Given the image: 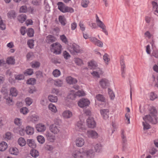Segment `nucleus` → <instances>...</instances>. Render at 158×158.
Returning <instances> with one entry per match:
<instances>
[{"label":"nucleus","mask_w":158,"mask_h":158,"mask_svg":"<svg viewBox=\"0 0 158 158\" xmlns=\"http://www.w3.org/2000/svg\"><path fill=\"white\" fill-rule=\"evenodd\" d=\"M156 110L154 107H152L150 110V114L147 115L143 118L145 122L143 123L144 130H147L150 128V125L147 122H150L153 124H156L157 122V118L156 117Z\"/></svg>","instance_id":"f257e3e1"},{"label":"nucleus","mask_w":158,"mask_h":158,"mask_svg":"<svg viewBox=\"0 0 158 158\" xmlns=\"http://www.w3.org/2000/svg\"><path fill=\"white\" fill-rule=\"evenodd\" d=\"M94 152L92 150H84V148L75 151L72 154L74 158H89L93 156Z\"/></svg>","instance_id":"f03ea898"},{"label":"nucleus","mask_w":158,"mask_h":158,"mask_svg":"<svg viewBox=\"0 0 158 158\" xmlns=\"http://www.w3.org/2000/svg\"><path fill=\"white\" fill-rule=\"evenodd\" d=\"M88 67L90 69H96V71H94L91 73V74L94 77H99L100 76L103 74L102 70L97 67V64L96 62L91 60L88 63Z\"/></svg>","instance_id":"7ed1b4c3"},{"label":"nucleus","mask_w":158,"mask_h":158,"mask_svg":"<svg viewBox=\"0 0 158 158\" xmlns=\"http://www.w3.org/2000/svg\"><path fill=\"white\" fill-rule=\"evenodd\" d=\"M58 9L63 13H73L74 9L72 7L66 6L63 2H59L57 4Z\"/></svg>","instance_id":"20e7f679"},{"label":"nucleus","mask_w":158,"mask_h":158,"mask_svg":"<svg viewBox=\"0 0 158 158\" xmlns=\"http://www.w3.org/2000/svg\"><path fill=\"white\" fill-rule=\"evenodd\" d=\"M62 49V46L60 44L56 43L51 45V50L52 52L56 54L60 53Z\"/></svg>","instance_id":"39448f33"},{"label":"nucleus","mask_w":158,"mask_h":158,"mask_svg":"<svg viewBox=\"0 0 158 158\" xmlns=\"http://www.w3.org/2000/svg\"><path fill=\"white\" fill-rule=\"evenodd\" d=\"M96 22L98 26L102 29V31L106 35H108V32L106 29V27L103 23L101 21L97 15H96Z\"/></svg>","instance_id":"423d86ee"},{"label":"nucleus","mask_w":158,"mask_h":158,"mask_svg":"<svg viewBox=\"0 0 158 158\" xmlns=\"http://www.w3.org/2000/svg\"><path fill=\"white\" fill-rule=\"evenodd\" d=\"M85 93L83 90H79L75 94L73 90H71L70 91V94L69 97L71 99H73L76 96L80 97L83 96H85Z\"/></svg>","instance_id":"0eeeda50"},{"label":"nucleus","mask_w":158,"mask_h":158,"mask_svg":"<svg viewBox=\"0 0 158 158\" xmlns=\"http://www.w3.org/2000/svg\"><path fill=\"white\" fill-rule=\"evenodd\" d=\"M69 48L72 54H74L75 53H79L81 52L79 46L75 44H72Z\"/></svg>","instance_id":"6e6552de"},{"label":"nucleus","mask_w":158,"mask_h":158,"mask_svg":"<svg viewBox=\"0 0 158 158\" xmlns=\"http://www.w3.org/2000/svg\"><path fill=\"white\" fill-rule=\"evenodd\" d=\"M90 102L89 100L83 98L81 99L78 102V106L81 108L88 106Z\"/></svg>","instance_id":"1a4fd4ad"},{"label":"nucleus","mask_w":158,"mask_h":158,"mask_svg":"<svg viewBox=\"0 0 158 158\" xmlns=\"http://www.w3.org/2000/svg\"><path fill=\"white\" fill-rule=\"evenodd\" d=\"M86 135L88 137L93 139L97 138L98 136V133L95 131L92 130L87 131L86 132Z\"/></svg>","instance_id":"9d476101"},{"label":"nucleus","mask_w":158,"mask_h":158,"mask_svg":"<svg viewBox=\"0 0 158 158\" xmlns=\"http://www.w3.org/2000/svg\"><path fill=\"white\" fill-rule=\"evenodd\" d=\"M75 143L76 146L78 147H82L85 143L84 139L81 137H78L76 138Z\"/></svg>","instance_id":"9b49d317"},{"label":"nucleus","mask_w":158,"mask_h":158,"mask_svg":"<svg viewBox=\"0 0 158 158\" xmlns=\"http://www.w3.org/2000/svg\"><path fill=\"white\" fill-rule=\"evenodd\" d=\"M76 129L80 131H84L85 130V128L84 123L81 121H78L76 126Z\"/></svg>","instance_id":"f8f14e48"},{"label":"nucleus","mask_w":158,"mask_h":158,"mask_svg":"<svg viewBox=\"0 0 158 158\" xmlns=\"http://www.w3.org/2000/svg\"><path fill=\"white\" fill-rule=\"evenodd\" d=\"M87 123L89 128H93L96 127V123L93 118H89L87 120Z\"/></svg>","instance_id":"ddd939ff"},{"label":"nucleus","mask_w":158,"mask_h":158,"mask_svg":"<svg viewBox=\"0 0 158 158\" xmlns=\"http://www.w3.org/2000/svg\"><path fill=\"white\" fill-rule=\"evenodd\" d=\"M50 131L54 134H58L60 132V129L55 124H52L49 127Z\"/></svg>","instance_id":"4468645a"},{"label":"nucleus","mask_w":158,"mask_h":158,"mask_svg":"<svg viewBox=\"0 0 158 158\" xmlns=\"http://www.w3.org/2000/svg\"><path fill=\"white\" fill-rule=\"evenodd\" d=\"M109 82L106 79L103 78L99 81V85L102 88H106L109 85Z\"/></svg>","instance_id":"2eb2a0df"},{"label":"nucleus","mask_w":158,"mask_h":158,"mask_svg":"<svg viewBox=\"0 0 158 158\" xmlns=\"http://www.w3.org/2000/svg\"><path fill=\"white\" fill-rule=\"evenodd\" d=\"M35 128L38 132H43L46 129V126L42 123H39L35 126Z\"/></svg>","instance_id":"dca6fc26"},{"label":"nucleus","mask_w":158,"mask_h":158,"mask_svg":"<svg viewBox=\"0 0 158 158\" xmlns=\"http://www.w3.org/2000/svg\"><path fill=\"white\" fill-rule=\"evenodd\" d=\"M100 113L105 119H107L109 117V110L108 109H103L100 110Z\"/></svg>","instance_id":"f3484780"},{"label":"nucleus","mask_w":158,"mask_h":158,"mask_svg":"<svg viewBox=\"0 0 158 158\" xmlns=\"http://www.w3.org/2000/svg\"><path fill=\"white\" fill-rule=\"evenodd\" d=\"M25 131L27 135H32L34 133V129L33 127L30 126H27L25 128Z\"/></svg>","instance_id":"a211bd4d"},{"label":"nucleus","mask_w":158,"mask_h":158,"mask_svg":"<svg viewBox=\"0 0 158 158\" xmlns=\"http://www.w3.org/2000/svg\"><path fill=\"white\" fill-rule=\"evenodd\" d=\"M47 139L51 142H53L55 139V136L52 135L49 132L47 131L45 133Z\"/></svg>","instance_id":"6ab92c4d"},{"label":"nucleus","mask_w":158,"mask_h":158,"mask_svg":"<svg viewBox=\"0 0 158 158\" xmlns=\"http://www.w3.org/2000/svg\"><path fill=\"white\" fill-rule=\"evenodd\" d=\"M62 116L65 118H69L72 116L73 114L71 111L69 110H65L63 112Z\"/></svg>","instance_id":"aec40b11"},{"label":"nucleus","mask_w":158,"mask_h":158,"mask_svg":"<svg viewBox=\"0 0 158 158\" xmlns=\"http://www.w3.org/2000/svg\"><path fill=\"white\" fill-rule=\"evenodd\" d=\"M66 81L67 83L70 84H73L77 83V81L76 79L73 78L71 76H69L66 78Z\"/></svg>","instance_id":"412c9836"},{"label":"nucleus","mask_w":158,"mask_h":158,"mask_svg":"<svg viewBox=\"0 0 158 158\" xmlns=\"http://www.w3.org/2000/svg\"><path fill=\"white\" fill-rule=\"evenodd\" d=\"M56 40V38L53 35H49L46 37V42L48 43H53Z\"/></svg>","instance_id":"4be33fe9"},{"label":"nucleus","mask_w":158,"mask_h":158,"mask_svg":"<svg viewBox=\"0 0 158 158\" xmlns=\"http://www.w3.org/2000/svg\"><path fill=\"white\" fill-rule=\"evenodd\" d=\"M27 143L28 146L31 148H35L36 147V144L34 140L33 139H28Z\"/></svg>","instance_id":"5701e85b"},{"label":"nucleus","mask_w":158,"mask_h":158,"mask_svg":"<svg viewBox=\"0 0 158 158\" xmlns=\"http://www.w3.org/2000/svg\"><path fill=\"white\" fill-rule=\"evenodd\" d=\"M17 142L20 146L23 147L26 145L27 142L23 138L20 137L18 140Z\"/></svg>","instance_id":"b1692460"},{"label":"nucleus","mask_w":158,"mask_h":158,"mask_svg":"<svg viewBox=\"0 0 158 158\" xmlns=\"http://www.w3.org/2000/svg\"><path fill=\"white\" fill-rule=\"evenodd\" d=\"M7 16L10 19H14L16 17V14L14 10H11L7 13Z\"/></svg>","instance_id":"393cba45"},{"label":"nucleus","mask_w":158,"mask_h":158,"mask_svg":"<svg viewBox=\"0 0 158 158\" xmlns=\"http://www.w3.org/2000/svg\"><path fill=\"white\" fill-rule=\"evenodd\" d=\"M8 145L6 143L2 141L0 143V151H5L7 148Z\"/></svg>","instance_id":"a878e982"},{"label":"nucleus","mask_w":158,"mask_h":158,"mask_svg":"<svg viewBox=\"0 0 158 158\" xmlns=\"http://www.w3.org/2000/svg\"><path fill=\"white\" fill-rule=\"evenodd\" d=\"M9 151L10 153L15 155H18L19 153L18 149L16 147L11 148H10Z\"/></svg>","instance_id":"bb28decb"},{"label":"nucleus","mask_w":158,"mask_h":158,"mask_svg":"<svg viewBox=\"0 0 158 158\" xmlns=\"http://www.w3.org/2000/svg\"><path fill=\"white\" fill-rule=\"evenodd\" d=\"M18 21L21 23H23L27 19V16L25 15L21 14L17 17Z\"/></svg>","instance_id":"cd10ccee"},{"label":"nucleus","mask_w":158,"mask_h":158,"mask_svg":"<svg viewBox=\"0 0 158 158\" xmlns=\"http://www.w3.org/2000/svg\"><path fill=\"white\" fill-rule=\"evenodd\" d=\"M28 119L32 122H35L38 121L39 120V117L38 116L34 114L29 116L28 117Z\"/></svg>","instance_id":"c85d7f7f"},{"label":"nucleus","mask_w":158,"mask_h":158,"mask_svg":"<svg viewBox=\"0 0 158 158\" xmlns=\"http://www.w3.org/2000/svg\"><path fill=\"white\" fill-rule=\"evenodd\" d=\"M48 109L52 112L56 113L57 111V110L56 106L52 103L48 105Z\"/></svg>","instance_id":"c756f323"},{"label":"nucleus","mask_w":158,"mask_h":158,"mask_svg":"<svg viewBox=\"0 0 158 158\" xmlns=\"http://www.w3.org/2000/svg\"><path fill=\"white\" fill-rule=\"evenodd\" d=\"M10 94L13 96L16 97L18 94V92L16 89L12 87L10 89Z\"/></svg>","instance_id":"7c9ffc66"},{"label":"nucleus","mask_w":158,"mask_h":158,"mask_svg":"<svg viewBox=\"0 0 158 158\" xmlns=\"http://www.w3.org/2000/svg\"><path fill=\"white\" fill-rule=\"evenodd\" d=\"M94 148L96 152H100L102 151V146L100 143H98L95 145Z\"/></svg>","instance_id":"2f4dec72"},{"label":"nucleus","mask_w":158,"mask_h":158,"mask_svg":"<svg viewBox=\"0 0 158 158\" xmlns=\"http://www.w3.org/2000/svg\"><path fill=\"white\" fill-rule=\"evenodd\" d=\"M48 99L50 101L53 102H56L58 100V98L56 96H54L52 95H50L48 96Z\"/></svg>","instance_id":"473e14b6"},{"label":"nucleus","mask_w":158,"mask_h":158,"mask_svg":"<svg viewBox=\"0 0 158 158\" xmlns=\"http://www.w3.org/2000/svg\"><path fill=\"white\" fill-rule=\"evenodd\" d=\"M15 60L14 57L10 56L7 58L6 62L8 64H15Z\"/></svg>","instance_id":"72a5a7b5"},{"label":"nucleus","mask_w":158,"mask_h":158,"mask_svg":"<svg viewBox=\"0 0 158 158\" xmlns=\"http://www.w3.org/2000/svg\"><path fill=\"white\" fill-rule=\"evenodd\" d=\"M30 154L34 157L36 158L39 155L38 152L35 149H32L30 152Z\"/></svg>","instance_id":"f704fd0d"},{"label":"nucleus","mask_w":158,"mask_h":158,"mask_svg":"<svg viewBox=\"0 0 158 158\" xmlns=\"http://www.w3.org/2000/svg\"><path fill=\"white\" fill-rule=\"evenodd\" d=\"M103 60L106 64H108L110 60L109 55L107 53L105 54L103 56Z\"/></svg>","instance_id":"c9c22d12"},{"label":"nucleus","mask_w":158,"mask_h":158,"mask_svg":"<svg viewBox=\"0 0 158 158\" xmlns=\"http://www.w3.org/2000/svg\"><path fill=\"white\" fill-rule=\"evenodd\" d=\"M89 3V1L88 0H82L81 5L83 7L86 8L88 6Z\"/></svg>","instance_id":"e433bc0d"},{"label":"nucleus","mask_w":158,"mask_h":158,"mask_svg":"<svg viewBox=\"0 0 158 158\" xmlns=\"http://www.w3.org/2000/svg\"><path fill=\"white\" fill-rule=\"evenodd\" d=\"M148 96L150 100L152 101H153L157 98V95L154 92H151L149 94Z\"/></svg>","instance_id":"4c0bfd02"},{"label":"nucleus","mask_w":158,"mask_h":158,"mask_svg":"<svg viewBox=\"0 0 158 158\" xmlns=\"http://www.w3.org/2000/svg\"><path fill=\"white\" fill-rule=\"evenodd\" d=\"M126 110L127 111V113L125 114V117L126 118V119L127 120V123L130 124V114L128 113L130 112V109L129 107H127L126 108Z\"/></svg>","instance_id":"58836bf2"},{"label":"nucleus","mask_w":158,"mask_h":158,"mask_svg":"<svg viewBox=\"0 0 158 158\" xmlns=\"http://www.w3.org/2000/svg\"><path fill=\"white\" fill-rule=\"evenodd\" d=\"M96 99L99 101L102 102H104L105 101V98L103 95L101 94H98L96 96Z\"/></svg>","instance_id":"ea45409f"},{"label":"nucleus","mask_w":158,"mask_h":158,"mask_svg":"<svg viewBox=\"0 0 158 158\" xmlns=\"http://www.w3.org/2000/svg\"><path fill=\"white\" fill-rule=\"evenodd\" d=\"M74 61L76 64L78 66H81L83 64L82 60L78 58H75Z\"/></svg>","instance_id":"a19ab883"},{"label":"nucleus","mask_w":158,"mask_h":158,"mask_svg":"<svg viewBox=\"0 0 158 158\" xmlns=\"http://www.w3.org/2000/svg\"><path fill=\"white\" fill-rule=\"evenodd\" d=\"M152 4L153 10L155 12L158 13V5L156 2L152 1Z\"/></svg>","instance_id":"79ce46f5"},{"label":"nucleus","mask_w":158,"mask_h":158,"mask_svg":"<svg viewBox=\"0 0 158 158\" xmlns=\"http://www.w3.org/2000/svg\"><path fill=\"white\" fill-rule=\"evenodd\" d=\"M54 85L57 86H61L63 84V81L59 79H56L54 81Z\"/></svg>","instance_id":"37998d69"},{"label":"nucleus","mask_w":158,"mask_h":158,"mask_svg":"<svg viewBox=\"0 0 158 158\" xmlns=\"http://www.w3.org/2000/svg\"><path fill=\"white\" fill-rule=\"evenodd\" d=\"M61 74L60 71L57 69H55L52 72V74L55 77H58Z\"/></svg>","instance_id":"c03bdc74"},{"label":"nucleus","mask_w":158,"mask_h":158,"mask_svg":"<svg viewBox=\"0 0 158 158\" xmlns=\"http://www.w3.org/2000/svg\"><path fill=\"white\" fill-rule=\"evenodd\" d=\"M108 94L110 99L113 100L114 98L115 95L113 91L110 88L108 89Z\"/></svg>","instance_id":"a18cd8bd"},{"label":"nucleus","mask_w":158,"mask_h":158,"mask_svg":"<svg viewBox=\"0 0 158 158\" xmlns=\"http://www.w3.org/2000/svg\"><path fill=\"white\" fill-rule=\"evenodd\" d=\"M37 139L38 142L42 144L44 142V138L43 136L41 135L38 136L37 137Z\"/></svg>","instance_id":"49530a36"},{"label":"nucleus","mask_w":158,"mask_h":158,"mask_svg":"<svg viewBox=\"0 0 158 158\" xmlns=\"http://www.w3.org/2000/svg\"><path fill=\"white\" fill-rule=\"evenodd\" d=\"M120 65H121V70L123 71L126 70V66L124 63V60L123 59L120 60Z\"/></svg>","instance_id":"de8ad7c7"},{"label":"nucleus","mask_w":158,"mask_h":158,"mask_svg":"<svg viewBox=\"0 0 158 158\" xmlns=\"http://www.w3.org/2000/svg\"><path fill=\"white\" fill-rule=\"evenodd\" d=\"M14 123L16 125L20 126L22 125V119L18 118H16L15 119Z\"/></svg>","instance_id":"09e8293b"},{"label":"nucleus","mask_w":158,"mask_h":158,"mask_svg":"<svg viewBox=\"0 0 158 158\" xmlns=\"http://www.w3.org/2000/svg\"><path fill=\"white\" fill-rule=\"evenodd\" d=\"M12 137L11 134L10 132H7L3 136V137L6 140H9Z\"/></svg>","instance_id":"8fccbe9b"},{"label":"nucleus","mask_w":158,"mask_h":158,"mask_svg":"<svg viewBox=\"0 0 158 158\" xmlns=\"http://www.w3.org/2000/svg\"><path fill=\"white\" fill-rule=\"evenodd\" d=\"M20 112L23 114H27L29 112L28 109L26 107H23L20 109Z\"/></svg>","instance_id":"3c124183"},{"label":"nucleus","mask_w":158,"mask_h":158,"mask_svg":"<svg viewBox=\"0 0 158 158\" xmlns=\"http://www.w3.org/2000/svg\"><path fill=\"white\" fill-rule=\"evenodd\" d=\"M34 33V30L33 29L30 28L28 29L27 32V34L29 37H32L33 36Z\"/></svg>","instance_id":"603ef678"},{"label":"nucleus","mask_w":158,"mask_h":158,"mask_svg":"<svg viewBox=\"0 0 158 158\" xmlns=\"http://www.w3.org/2000/svg\"><path fill=\"white\" fill-rule=\"evenodd\" d=\"M33 73V71L32 69H27L24 73V74L26 75H31Z\"/></svg>","instance_id":"864d4df0"},{"label":"nucleus","mask_w":158,"mask_h":158,"mask_svg":"<svg viewBox=\"0 0 158 158\" xmlns=\"http://www.w3.org/2000/svg\"><path fill=\"white\" fill-rule=\"evenodd\" d=\"M59 20L62 25H64L65 24V20L63 16H60L59 17Z\"/></svg>","instance_id":"5fc2aeb1"},{"label":"nucleus","mask_w":158,"mask_h":158,"mask_svg":"<svg viewBox=\"0 0 158 158\" xmlns=\"http://www.w3.org/2000/svg\"><path fill=\"white\" fill-rule=\"evenodd\" d=\"M36 80L34 78H31L28 80L27 81V83L28 84L34 85L35 84Z\"/></svg>","instance_id":"6e6d98bb"},{"label":"nucleus","mask_w":158,"mask_h":158,"mask_svg":"<svg viewBox=\"0 0 158 158\" xmlns=\"http://www.w3.org/2000/svg\"><path fill=\"white\" fill-rule=\"evenodd\" d=\"M25 102L27 105L29 106L32 102V100L29 98H27L25 99Z\"/></svg>","instance_id":"4d7b16f0"},{"label":"nucleus","mask_w":158,"mask_h":158,"mask_svg":"<svg viewBox=\"0 0 158 158\" xmlns=\"http://www.w3.org/2000/svg\"><path fill=\"white\" fill-rule=\"evenodd\" d=\"M4 98L6 100L7 103L10 105H12L13 104V102L12 100V99L10 97H7L6 96H5Z\"/></svg>","instance_id":"13d9d810"},{"label":"nucleus","mask_w":158,"mask_h":158,"mask_svg":"<svg viewBox=\"0 0 158 158\" xmlns=\"http://www.w3.org/2000/svg\"><path fill=\"white\" fill-rule=\"evenodd\" d=\"M144 36L148 38V39H150L152 38L153 35L149 31H148L144 33Z\"/></svg>","instance_id":"bf43d9fd"},{"label":"nucleus","mask_w":158,"mask_h":158,"mask_svg":"<svg viewBox=\"0 0 158 158\" xmlns=\"http://www.w3.org/2000/svg\"><path fill=\"white\" fill-rule=\"evenodd\" d=\"M27 44L29 47L31 48H32L34 46V41L32 40H29L27 41Z\"/></svg>","instance_id":"052dcab7"},{"label":"nucleus","mask_w":158,"mask_h":158,"mask_svg":"<svg viewBox=\"0 0 158 158\" xmlns=\"http://www.w3.org/2000/svg\"><path fill=\"white\" fill-rule=\"evenodd\" d=\"M60 38L61 40L63 42L65 43H67L68 41L67 38L64 35H60Z\"/></svg>","instance_id":"680f3d73"},{"label":"nucleus","mask_w":158,"mask_h":158,"mask_svg":"<svg viewBox=\"0 0 158 158\" xmlns=\"http://www.w3.org/2000/svg\"><path fill=\"white\" fill-rule=\"evenodd\" d=\"M40 63L38 62H35L32 63L31 67L33 68H37L40 66Z\"/></svg>","instance_id":"e2e57ef3"},{"label":"nucleus","mask_w":158,"mask_h":158,"mask_svg":"<svg viewBox=\"0 0 158 158\" xmlns=\"http://www.w3.org/2000/svg\"><path fill=\"white\" fill-rule=\"evenodd\" d=\"M19 11L20 12L25 13L27 11V7L24 6H22L20 9Z\"/></svg>","instance_id":"0e129e2a"},{"label":"nucleus","mask_w":158,"mask_h":158,"mask_svg":"<svg viewBox=\"0 0 158 158\" xmlns=\"http://www.w3.org/2000/svg\"><path fill=\"white\" fill-rule=\"evenodd\" d=\"M63 55L64 57L66 59H68L70 56L69 54L66 51H64L63 52Z\"/></svg>","instance_id":"69168bd1"},{"label":"nucleus","mask_w":158,"mask_h":158,"mask_svg":"<svg viewBox=\"0 0 158 158\" xmlns=\"http://www.w3.org/2000/svg\"><path fill=\"white\" fill-rule=\"evenodd\" d=\"M24 76L23 74H20L15 76L16 79L21 80L24 79Z\"/></svg>","instance_id":"338daca9"},{"label":"nucleus","mask_w":158,"mask_h":158,"mask_svg":"<svg viewBox=\"0 0 158 158\" xmlns=\"http://www.w3.org/2000/svg\"><path fill=\"white\" fill-rule=\"evenodd\" d=\"M6 46L9 48H13L14 47L13 42H10L8 43L6 45Z\"/></svg>","instance_id":"774afa93"}]
</instances>
